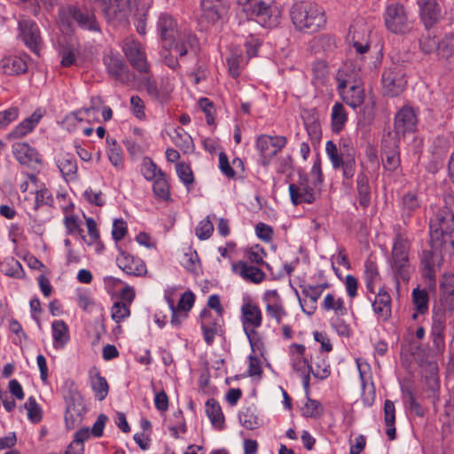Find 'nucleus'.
Returning <instances> with one entry per match:
<instances>
[{
	"label": "nucleus",
	"instance_id": "nucleus-1",
	"mask_svg": "<svg viewBox=\"0 0 454 454\" xmlns=\"http://www.w3.org/2000/svg\"><path fill=\"white\" fill-rule=\"evenodd\" d=\"M157 32L165 51H174L179 57L185 56L198 46L196 35L190 30H181L177 21L168 13H160L158 17Z\"/></svg>",
	"mask_w": 454,
	"mask_h": 454
},
{
	"label": "nucleus",
	"instance_id": "nucleus-2",
	"mask_svg": "<svg viewBox=\"0 0 454 454\" xmlns=\"http://www.w3.org/2000/svg\"><path fill=\"white\" fill-rule=\"evenodd\" d=\"M363 59L347 63L342 70L344 78H339V90L343 101L352 108L361 106L364 100V90L362 84Z\"/></svg>",
	"mask_w": 454,
	"mask_h": 454
},
{
	"label": "nucleus",
	"instance_id": "nucleus-3",
	"mask_svg": "<svg viewBox=\"0 0 454 454\" xmlns=\"http://www.w3.org/2000/svg\"><path fill=\"white\" fill-rule=\"evenodd\" d=\"M290 16L295 28L304 33L317 32L326 22L322 7L309 1L294 4L290 10Z\"/></svg>",
	"mask_w": 454,
	"mask_h": 454
},
{
	"label": "nucleus",
	"instance_id": "nucleus-4",
	"mask_svg": "<svg viewBox=\"0 0 454 454\" xmlns=\"http://www.w3.org/2000/svg\"><path fill=\"white\" fill-rule=\"evenodd\" d=\"M429 228L432 249L437 250L448 243L454 246V213L450 207L438 208Z\"/></svg>",
	"mask_w": 454,
	"mask_h": 454
},
{
	"label": "nucleus",
	"instance_id": "nucleus-5",
	"mask_svg": "<svg viewBox=\"0 0 454 454\" xmlns=\"http://www.w3.org/2000/svg\"><path fill=\"white\" fill-rule=\"evenodd\" d=\"M410 243L403 235L395 237L389 260L393 276L399 285V281L408 282L414 269L409 259Z\"/></svg>",
	"mask_w": 454,
	"mask_h": 454
},
{
	"label": "nucleus",
	"instance_id": "nucleus-6",
	"mask_svg": "<svg viewBox=\"0 0 454 454\" xmlns=\"http://www.w3.org/2000/svg\"><path fill=\"white\" fill-rule=\"evenodd\" d=\"M59 21L62 26L70 27L75 21L80 28L90 32H100V26L92 11L73 5L63 6L59 10Z\"/></svg>",
	"mask_w": 454,
	"mask_h": 454
},
{
	"label": "nucleus",
	"instance_id": "nucleus-7",
	"mask_svg": "<svg viewBox=\"0 0 454 454\" xmlns=\"http://www.w3.org/2000/svg\"><path fill=\"white\" fill-rule=\"evenodd\" d=\"M325 152L334 169L342 168V175L345 178L350 179L356 172V160L353 148L348 145L337 148V145L331 140L325 144Z\"/></svg>",
	"mask_w": 454,
	"mask_h": 454
},
{
	"label": "nucleus",
	"instance_id": "nucleus-8",
	"mask_svg": "<svg viewBox=\"0 0 454 454\" xmlns=\"http://www.w3.org/2000/svg\"><path fill=\"white\" fill-rule=\"evenodd\" d=\"M384 21L387 29L395 35L409 34L413 28L414 23L404 6L400 4H391L387 6Z\"/></svg>",
	"mask_w": 454,
	"mask_h": 454
},
{
	"label": "nucleus",
	"instance_id": "nucleus-9",
	"mask_svg": "<svg viewBox=\"0 0 454 454\" xmlns=\"http://www.w3.org/2000/svg\"><path fill=\"white\" fill-rule=\"evenodd\" d=\"M241 321L244 332L249 340L250 346L254 350L260 344L257 339L256 329L262 325V315L260 308L255 303L246 301L241 306Z\"/></svg>",
	"mask_w": 454,
	"mask_h": 454
},
{
	"label": "nucleus",
	"instance_id": "nucleus-10",
	"mask_svg": "<svg viewBox=\"0 0 454 454\" xmlns=\"http://www.w3.org/2000/svg\"><path fill=\"white\" fill-rule=\"evenodd\" d=\"M289 193L294 205L301 203H313L321 192V189L309 179L307 175L299 173V179L295 184H289Z\"/></svg>",
	"mask_w": 454,
	"mask_h": 454
},
{
	"label": "nucleus",
	"instance_id": "nucleus-11",
	"mask_svg": "<svg viewBox=\"0 0 454 454\" xmlns=\"http://www.w3.org/2000/svg\"><path fill=\"white\" fill-rule=\"evenodd\" d=\"M19 38L35 54L39 55L43 46L40 28L31 19L22 17L18 21Z\"/></svg>",
	"mask_w": 454,
	"mask_h": 454
},
{
	"label": "nucleus",
	"instance_id": "nucleus-12",
	"mask_svg": "<svg viewBox=\"0 0 454 454\" xmlns=\"http://www.w3.org/2000/svg\"><path fill=\"white\" fill-rule=\"evenodd\" d=\"M280 10L271 3H266L263 0L258 3L256 7L253 9V12H250L247 16L248 20H254L267 28L278 27L280 23Z\"/></svg>",
	"mask_w": 454,
	"mask_h": 454
},
{
	"label": "nucleus",
	"instance_id": "nucleus-13",
	"mask_svg": "<svg viewBox=\"0 0 454 454\" xmlns=\"http://www.w3.org/2000/svg\"><path fill=\"white\" fill-rule=\"evenodd\" d=\"M286 143L287 139L284 136H259L255 146L260 153L262 164L267 166L271 159L286 146Z\"/></svg>",
	"mask_w": 454,
	"mask_h": 454
},
{
	"label": "nucleus",
	"instance_id": "nucleus-14",
	"mask_svg": "<svg viewBox=\"0 0 454 454\" xmlns=\"http://www.w3.org/2000/svg\"><path fill=\"white\" fill-rule=\"evenodd\" d=\"M381 82L386 95L396 97L401 94L407 82L403 67L393 65L387 68L382 74Z\"/></svg>",
	"mask_w": 454,
	"mask_h": 454
},
{
	"label": "nucleus",
	"instance_id": "nucleus-15",
	"mask_svg": "<svg viewBox=\"0 0 454 454\" xmlns=\"http://www.w3.org/2000/svg\"><path fill=\"white\" fill-rule=\"evenodd\" d=\"M122 51L129 64L141 74H148L150 66L142 44L131 38H127L122 43Z\"/></svg>",
	"mask_w": 454,
	"mask_h": 454
},
{
	"label": "nucleus",
	"instance_id": "nucleus-16",
	"mask_svg": "<svg viewBox=\"0 0 454 454\" xmlns=\"http://www.w3.org/2000/svg\"><path fill=\"white\" fill-rule=\"evenodd\" d=\"M382 162L386 170L393 172L400 167L399 138L391 132L385 134L381 140Z\"/></svg>",
	"mask_w": 454,
	"mask_h": 454
},
{
	"label": "nucleus",
	"instance_id": "nucleus-17",
	"mask_svg": "<svg viewBox=\"0 0 454 454\" xmlns=\"http://www.w3.org/2000/svg\"><path fill=\"white\" fill-rule=\"evenodd\" d=\"M420 20L427 30H430L445 16L439 0H417Z\"/></svg>",
	"mask_w": 454,
	"mask_h": 454
},
{
	"label": "nucleus",
	"instance_id": "nucleus-18",
	"mask_svg": "<svg viewBox=\"0 0 454 454\" xmlns=\"http://www.w3.org/2000/svg\"><path fill=\"white\" fill-rule=\"evenodd\" d=\"M418 117L414 109L411 106H403L395 116V136L399 138L406 133L414 132L417 129Z\"/></svg>",
	"mask_w": 454,
	"mask_h": 454
},
{
	"label": "nucleus",
	"instance_id": "nucleus-19",
	"mask_svg": "<svg viewBox=\"0 0 454 454\" xmlns=\"http://www.w3.org/2000/svg\"><path fill=\"white\" fill-rule=\"evenodd\" d=\"M348 39L359 55L364 54L370 49V30L363 22H356L350 26Z\"/></svg>",
	"mask_w": 454,
	"mask_h": 454
},
{
	"label": "nucleus",
	"instance_id": "nucleus-20",
	"mask_svg": "<svg viewBox=\"0 0 454 454\" xmlns=\"http://www.w3.org/2000/svg\"><path fill=\"white\" fill-rule=\"evenodd\" d=\"M201 329L204 340L207 345H211L215 335L223 334V317L216 315L215 317L207 309H203L200 313Z\"/></svg>",
	"mask_w": 454,
	"mask_h": 454
},
{
	"label": "nucleus",
	"instance_id": "nucleus-21",
	"mask_svg": "<svg viewBox=\"0 0 454 454\" xmlns=\"http://www.w3.org/2000/svg\"><path fill=\"white\" fill-rule=\"evenodd\" d=\"M108 74L117 82L125 84L129 82V67L119 54L110 52L104 57Z\"/></svg>",
	"mask_w": 454,
	"mask_h": 454
},
{
	"label": "nucleus",
	"instance_id": "nucleus-22",
	"mask_svg": "<svg viewBox=\"0 0 454 454\" xmlns=\"http://www.w3.org/2000/svg\"><path fill=\"white\" fill-rule=\"evenodd\" d=\"M202 18L208 23L215 24L228 12V0H201Z\"/></svg>",
	"mask_w": 454,
	"mask_h": 454
},
{
	"label": "nucleus",
	"instance_id": "nucleus-23",
	"mask_svg": "<svg viewBox=\"0 0 454 454\" xmlns=\"http://www.w3.org/2000/svg\"><path fill=\"white\" fill-rule=\"evenodd\" d=\"M118 267L128 275L142 276L146 273V266L143 260L121 250L116 258Z\"/></svg>",
	"mask_w": 454,
	"mask_h": 454
},
{
	"label": "nucleus",
	"instance_id": "nucleus-24",
	"mask_svg": "<svg viewBox=\"0 0 454 454\" xmlns=\"http://www.w3.org/2000/svg\"><path fill=\"white\" fill-rule=\"evenodd\" d=\"M102 12L106 19L112 20H125L129 14L130 0H101Z\"/></svg>",
	"mask_w": 454,
	"mask_h": 454
},
{
	"label": "nucleus",
	"instance_id": "nucleus-25",
	"mask_svg": "<svg viewBox=\"0 0 454 454\" xmlns=\"http://www.w3.org/2000/svg\"><path fill=\"white\" fill-rule=\"evenodd\" d=\"M134 293L129 287H126L122 290L121 299L122 301H115L111 309V317L116 323H121L130 315L129 304L133 301Z\"/></svg>",
	"mask_w": 454,
	"mask_h": 454
},
{
	"label": "nucleus",
	"instance_id": "nucleus-26",
	"mask_svg": "<svg viewBox=\"0 0 454 454\" xmlns=\"http://www.w3.org/2000/svg\"><path fill=\"white\" fill-rule=\"evenodd\" d=\"M43 117L40 110L35 111L29 117L19 123L10 133L6 138L9 140L20 139L32 132L39 123Z\"/></svg>",
	"mask_w": 454,
	"mask_h": 454
},
{
	"label": "nucleus",
	"instance_id": "nucleus-27",
	"mask_svg": "<svg viewBox=\"0 0 454 454\" xmlns=\"http://www.w3.org/2000/svg\"><path fill=\"white\" fill-rule=\"evenodd\" d=\"M84 411V405L79 395L67 401L65 413L67 427L68 429L74 428L82 421Z\"/></svg>",
	"mask_w": 454,
	"mask_h": 454
},
{
	"label": "nucleus",
	"instance_id": "nucleus-28",
	"mask_svg": "<svg viewBox=\"0 0 454 454\" xmlns=\"http://www.w3.org/2000/svg\"><path fill=\"white\" fill-rule=\"evenodd\" d=\"M152 3V0H130L129 10L135 9V26L140 35L146 34V16Z\"/></svg>",
	"mask_w": 454,
	"mask_h": 454
},
{
	"label": "nucleus",
	"instance_id": "nucleus-29",
	"mask_svg": "<svg viewBox=\"0 0 454 454\" xmlns=\"http://www.w3.org/2000/svg\"><path fill=\"white\" fill-rule=\"evenodd\" d=\"M232 270L241 276L243 279L254 284L262 282L266 277L265 273L255 266L249 265L247 262L239 261L232 265Z\"/></svg>",
	"mask_w": 454,
	"mask_h": 454
},
{
	"label": "nucleus",
	"instance_id": "nucleus-30",
	"mask_svg": "<svg viewBox=\"0 0 454 454\" xmlns=\"http://www.w3.org/2000/svg\"><path fill=\"white\" fill-rule=\"evenodd\" d=\"M12 153L16 160L23 165L41 161L37 151L27 143H14L12 146Z\"/></svg>",
	"mask_w": 454,
	"mask_h": 454
},
{
	"label": "nucleus",
	"instance_id": "nucleus-31",
	"mask_svg": "<svg viewBox=\"0 0 454 454\" xmlns=\"http://www.w3.org/2000/svg\"><path fill=\"white\" fill-rule=\"evenodd\" d=\"M302 294L309 299V301H304L302 303L301 299L298 295V300L302 309V311L307 315H313L317 309V301L321 296L320 288L311 285H302L300 286Z\"/></svg>",
	"mask_w": 454,
	"mask_h": 454
},
{
	"label": "nucleus",
	"instance_id": "nucleus-32",
	"mask_svg": "<svg viewBox=\"0 0 454 454\" xmlns=\"http://www.w3.org/2000/svg\"><path fill=\"white\" fill-rule=\"evenodd\" d=\"M57 166L67 181H74L77 178V162L72 154H60L57 160Z\"/></svg>",
	"mask_w": 454,
	"mask_h": 454
},
{
	"label": "nucleus",
	"instance_id": "nucleus-33",
	"mask_svg": "<svg viewBox=\"0 0 454 454\" xmlns=\"http://www.w3.org/2000/svg\"><path fill=\"white\" fill-rule=\"evenodd\" d=\"M372 308L375 314L383 320H387L391 317V297L384 288L379 290Z\"/></svg>",
	"mask_w": 454,
	"mask_h": 454
},
{
	"label": "nucleus",
	"instance_id": "nucleus-34",
	"mask_svg": "<svg viewBox=\"0 0 454 454\" xmlns=\"http://www.w3.org/2000/svg\"><path fill=\"white\" fill-rule=\"evenodd\" d=\"M292 356L291 364L293 369L299 374L311 370V364L304 357L305 347L302 344L294 343L290 346Z\"/></svg>",
	"mask_w": 454,
	"mask_h": 454
},
{
	"label": "nucleus",
	"instance_id": "nucleus-35",
	"mask_svg": "<svg viewBox=\"0 0 454 454\" xmlns=\"http://www.w3.org/2000/svg\"><path fill=\"white\" fill-rule=\"evenodd\" d=\"M27 59L28 56L27 54L24 56L5 57L2 60V66L5 73L19 75L27 71Z\"/></svg>",
	"mask_w": 454,
	"mask_h": 454
},
{
	"label": "nucleus",
	"instance_id": "nucleus-36",
	"mask_svg": "<svg viewBox=\"0 0 454 454\" xmlns=\"http://www.w3.org/2000/svg\"><path fill=\"white\" fill-rule=\"evenodd\" d=\"M421 200L417 192L410 191L404 193L400 201L402 217L409 218L420 207Z\"/></svg>",
	"mask_w": 454,
	"mask_h": 454
},
{
	"label": "nucleus",
	"instance_id": "nucleus-37",
	"mask_svg": "<svg viewBox=\"0 0 454 454\" xmlns=\"http://www.w3.org/2000/svg\"><path fill=\"white\" fill-rule=\"evenodd\" d=\"M90 385L98 401H103L108 394L109 386L106 378L100 375L99 371L93 367L90 371Z\"/></svg>",
	"mask_w": 454,
	"mask_h": 454
},
{
	"label": "nucleus",
	"instance_id": "nucleus-38",
	"mask_svg": "<svg viewBox=\"0 0 454 454\" xmlns=\"http://www.w3.org/2000/svg\"><path fill=\"white\" fill-rule=\"evenodd\" d=\"M206 413L212 426L216 429H223L224 426V416L219 403L214 398L206 402Z\"/></svg>",
	"mask_w": 454,
	"mask_h": 454
},
{
	"label": "nucleus",
	"instance_id": "nucleus-39",
	"mask_svg": "<svg viewBox=\"0 0 454 454\" xmlns=\"http://www.w3.org/2000/svg\"><path fill=\"white\" fill-rule=\"evenodd\" d=\"M53 346L62 348L69 340V329L63 320H55L51 324Z\"/></svg>",
	"mask_w": 454,
	"mask_h": 454
},
{
	"label": "nucleus",
	"instance_id": "nucleus-40",
	"mask_svg": "<svg viewBox=\"0 0 454 454\" xmlns=\"http://www.w3.org/2000/svg\"><path fill=\"white\" fill-rule=\"evenodd\" d=\"M96 111H98V109L94 106L81 108L67 114L65 117L63 123L68 130H75L79 123L82 122L85 119H88L90 116V114L95 113Z\"/></svg>",
	"mask_w": 454,
	"mask_h": 454
},
{
	"label": "nucleus",
	"instance_id": "nucleus-41",
	"mask_svg": "<svg viewBox=\"0 0 454 454\" xmlns=\"http://www.w3.org/2000/svg\"><path fill=\"white\" fill-rule=\"evenodd\" d=\"M321 305L325 311H333L337 317H344L348 314L343 299L340 297L337 298L333 294H327Z\"/></svg>",
	"mask_w": 454,
	"mask_h": 454
},
{
	"label": "nucleus",
	"instance_id": "nucleus-42",
	"mask_svg": "<svg viewBox=\"0 0 454 454\" xmlns=\"http://www.w3.org/2000/svg\"><path fill=\"white\" fill-rule=\"evenodd\" d=\"M428 293L426 289L414 288L412 291V301L416 312L412 314V319L416 320L418 314H425L428 310Z\"/></svg>",
	"mask_w": 454,
	"mask_h": 454
},
{
	"label": "nucleus",
	"instance_id": "nucleus-43",
	"mask_svg": "<svg viewBox=\"0 0 454 454\" xmlns=\"http://www.w3.org/2000/svg\"><path fill=\"white\" fill-rule=\"evenodd\" d=\"M331 120L333 131L339 133L344 128L348 121V113L341 103H335L333 105Z\"/></svg>",
	"mask_w": 454,
	"mask_h": 454
},
{
	"label": "nucleus",
	"instance_id": "nucleus-44",
	"mask_svg": "<svg viewBox=\"0 0 454 454\" xmlns=\"http://www.w3.org/2000/svg\"><path fill=\"white\" fill-rule=\"evenodd\" d=\"M107 156L110 162L115 168H122L123 166V153L120 145H118L116 139L107 137Z\"/></svg>",
	"mask_w": 454,
	"mask_h": 454
},
{
	"label": "nucleus",
	"instance_id": "nucleus-45",
	"mask_svg": "<svg viewBox=\"0 0 454 454\" xmlns=\"http://www.w3.org/2000/svg\"><path fill=\"white\" fill-rule=\"evenodd\" d=\"M356 189L360 205L364 207H367L371 203V188L369 180L365 175L359 174L357 176Z\"/></svg>",
	"mask_w": 454,
	"mask_h": 454
},
{
	"label": "nucleus",
	"instance_id": "nucleus-46",
	"mask_svg": "<svg viewBox=\"0 0 454 454\" xmlns=\"http://www.w3.org/2000/svg\"><path fill=\"white\" fill-rule=\"evenodd\" d=\"M172 141L184 153L192 152L194 148L192 137L180 127L175 129Z\"/></svg>",
	"mask_w": 454,
	"mask_h": 454
},
{
	"label": "nucleus",
	"instance_id": "nucleus-47",
	"mask_svg": "<svg viewBox=\"0 0 454 454\" xmlns=\"http://www.w3.org/2000/svg\"><path fill=\"white\" fill-rule=\"evenodd\" d=\"M364 278L366 288L370 293L374 294V285L380 280V273L376 262L366 261L364 263Z\"/></svg>",
	"mask_w": 454,
	"mask_h": 454
},
{
	"label": "nucleus",
	"instance_id": "nucleus-48",
	"mask_svg": "<svg viewBox=\"0 0 454 454\" xmlns=\"http://www.w3.org/2000/svg\"><path fill=\"white\" fill-rule=\"evenodd\" d=\"M444 299L449 302V308H454V275L445 274L440 285Z\"/></svg>",
	"mask_w": 454,
	"mask_h": 454
},
{
	"label": "nucleus",
	"instance_id": "nucleus-49",
	"mask_svg": "<svg viewBox=\"0 0 454 454\" xmlns=\"http://www.w3.org/2000/svg\"><path fill=\"white\" fill-rule=\"evenodd\" d=\"M439 42L440 41L436 38V35L434 34V32L427 30V34L422 35L419 39L420 50L426 54L437 52Z\"/></svg>",
	"mask_w": 454,
	"mask_h": 454
},
{
	"label": "nucleus",
	"instance_id": "nucleus-50",
	"mask_svg": "<svg viewBox=\"0 0 454 454\" xmlns=\"http://www.w3.org/2000/svg\"><path fill=\"white\" fill-rule=\"evenodd\" d=\"M437 55L442 59H449L454 55V34L446 35L440 42Z\"/></svg>",
	"mask_w": 454,
	"mask_h": 454
},
{
	"label": "nucleus",
	"instance_id": "nucleus-51",
	"mask_svg": "<svg viewBox=\"0 0 454 454\" xmlns=\"http://www.w3.org/2000/svg\"><path fill=\"white\" fill-rule=\"evenodd\" d=\"M27 418L33 423H38L43 418V411L34 396H29L24 404Z\"/></svg>",
	"mask_w": 454,
	"mask_h": 454
},
{
	"label": "nucleus",
	"instance_id": "nucleus-52",
	"mask_svg": "<svg viewBox=\"0 0 454 454\" xmlns=\"http://www.w3.org/2000/svg\"><path fill=\"white\" fill-rule=\"evenodd\" d=\"M141 170L145 178L147 180H155L165 175V173L159 168L150 158H145L144 160Z\"/></svg>",
	"mask_w": 454,
	"mask_h": 454
},
{
	"label": "nucleus",
	"instance_id": "nucleus-53",
	"mask_svg": "<svg viewBox=\"0 0 454 454\" xmlns=\"http://www.w3.org/2000/svg\"><path fill=\"white\" fill-rule=\"evenodd\" d=\"M153 190L154 195L159 199L163 200H168L169 199V185L166 174L154 180Z\"/></svg>",
	"mask_w": 454,
	"mask_h": 454
},
{
	"label": "nucleus",
	"instance_id": "nucleus-54",
	"mask_svg": "<svg viewBox=\"0 0 454 454\" xmlns=\"http://www.w3.org/2000/svg\"><path fill=\"white\" fill-rule=\"evenodd\" d=\"M315 366L311 365V373L313 376L319 380H325L331 374L330 364L325 358L317 357V361L314 363Z\"/></svg>",
	"mask_w": 454,
	"mask_h": 454
},
{
	"label": "nucleus",
	"instance_id": "nucleus-55",
	"mask_svg": "<svg viewBox=\"0 0 454 454\" xmlns=\"http://www.w3.org/2000/svg\"><path fill=\"white\" fill-rule=\"evenodd\" d=\"M446 315L445 311L439 309L434 311L433 322L431 326V335L444 334L446 325Z\"/></svg>",
	"mask_w": 454,
	"mask_h": 454
},
{
	"label": "nucleus",
	"instance_id": "nucleus-56",
	"mask_svg": "<svg viewBox=\"0 0 454 454\" xmlns=\"http://www.w3.org/2000/svg\"><path fill=\"white\" fill-rule=\"evenodd\" d=\"M266 313L269 317L274 318L278 325L281 324L282 318L286 316V311L283 302H270L265 306Z\"/></svg>",
	"mask_w": 454,
	"mask_h": 454
},
{
	"label": "nucleus",
	"instance_id": "nucleus-57",
	"mask_svg": "<svg viewBox=\"0 0 454 454\" xmlns=\"http://www.w3.org/2000/svg\"><path fill=\"white\" fill-rule=\"evenodd\" d=\"M214 231V225L210 220V216L201 220L195 229V234L200 240L210 238Z\"/></svg>",
	"mask_w": 454,
	"mask_h": 454
},
{
	"label": "nucleus",
	"instance_id": "nucleus-58",
	"mask_svg": "<svg viewBox=\"0 0 454 454\" xmlns=\"http://www.w3.org/2000/svg\"><path fill=\"white\" fill-rule=\"evenodd\" d=\"M176 173L181 181L187 186L192 185L194 182V177L191 168L184 163H178L176 165Z\"/></svg>",
	"mask_w": 454,
	"mask_h": 454
},
{
	"label": "nucleus",
	"instance_id": "nucleus-59",
	"mask_svg": "<svg viewBox=\"0 0 454 454\" xmlns=\"http://www.w3.org/2000/svg\"><path fill=\"white\" fill-rule=\"evenodd\" d=\"M200 259L196 251H190L184 254L181 264L191 272H195L198 269Z\"/></svg>",
	"mask_w": 454,
	"mask_h": 454
},
{
	"label": "nucleus",
	"instance_id": "nucleus-60",
	"mask_svg": "<svg viewBox=\"0 0 454 454\" xmlns=\"http://www.w3.org/2000/svg\"><path fill=\"white\" fill-rule=\"evenodd\" d=\"M320 407L318 401L308 398L307 403L301 409L302 415L307 418H317L321 414Z\"/></svg>",
	"mask_w": 454,
	"mask_h": 454
},
{
	"label": "nucleus",
	"instance_id": "nucleus-61",
	"mask_svg": "<svg viewBox=\"0 0 454 454\" xmlns=\"http://www.w3.org/2000/svg\"><path fill=\"white\" fill-rule=\"evenodd\" d=\"M195 301V295L188 291L183 294L178 301L176 309L180 312L187 313L193 306Z\"/></svg>",
	"mask_w": 454,
	"mask_h": 454
},
{
	"label": "nucleus",
	"instance_id": "nucleus-62",
	"mask_svg": "<svg viewBox=\"0 0 454 454\" xmlns=\"http://www.w3.org/2000/svg\"><path fill=\"white\" fill-rule=\"evenodd\" d=\"M83 196L89 203L98 207H102L106 203L101 191H95L92 188H88L85 190Z\"/></svg>",
	"mask_w": 454,
	"mask_h": 454
},
{
	"label": "nucleus",
	"instance_id": "nucleus-63",
	"mask_svg": "<svg viewBox=\"0 0 454 454\" xmlns=\"http://www.w3.org/2000/svg\"><path fill=\"white\" fill-rule=\"evenodd\" d=\"M247 260L255 264H264L263 258L265 256V252L262 247L259 245L252 247L246 253Z\"/></svg>",
	"mask_w": 454,
	"mask_h": 454
},
{
	"label": "nucleus",
	"instance_id": "nucleus-64",
	"mask_svg": "<svg viewBox=\"0 0 454 454\" xmlns=\"http://www.w3.org/2000/svg\"><path fill=\"white\" fill-rule=\"evenodd\" d=\"M19 116L17 107H10L0 112V129L6 128L11 122L14 121Z\"/></svg>",
	"mask_w": 454,
	"mask_h": 454
}]
</instances>
